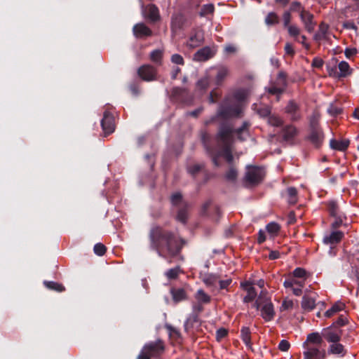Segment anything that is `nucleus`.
<instances>
[{
	"label": "nucleus",
	"mask_w": 359,
	"mask_h": 359,
	"mask_svg": "<svg viewBox=\"0 0 359 359\" xmlns=\"http://www.w3.org/2000/svg\"><path fill=\"white\" fill-rule=\"evenodd\" d=\"M345 308V304L341 302H338L335 303L330 309H328L325 315L327 318L332 317L336 313L344 310Z\"/></svg>",
	"instance_id": "e433bc0d"
},
{
	"label": "nucleus",
	"mask_w": 359,
	"mask_h": 359,
	"mask_svg": "<svg viewBox=\"0 0 359 359\" xmlns=\"http://www.w3.org/2000/svg\"><path fill=\"white\" fill-rule=\"evenodd\" d=\"M291 18H292V15H291L290 11H285L283 14L284 27L286 28L290 25V23L291 21Z\"/></svg>",
	"instance_id": "774afa93"
},
{
	"label": "nucleus",
	"mask_w": 359,
	"mask_h": 359,
	"mask_svg": "<svg viewBox=\"0 0 359 359\" xmlns=\"http://www.w3.org/2000/svg\"><path fill=\"white\" fill-rule=\"evenodd\" d=\"M302 9H304V8L302 7L301 3L295 1L292 2L290 9L287 11H290V13L292 12H299V13H300Z\"/></svg>",
	"instance_id": "69168bd1"
},
{
	"label": "nucleus",
	"mask_w": 359,
	"mask_h": 359,
	"mask_svg": "<svg viewBox=\"0 0 359 359\" xmlns=\"http://www.w3.org/2000/svg\"><path fill=\"white\" fill-rule=\"evenodd\" d=\"M170 203L173 207L179 208L183 205V203H187L183 201L182 195L180 192H175L170 196Z\"/></svg>",
	"instance_id": "ea45409f"
},
{
	"label": "nucleus",
	"mask_w": 359,
	"mask_h": 359,
	"mask_svg": "<svg viewBox=\"0 0 359 359\" xmlns=\"http://www.w3.org/2000/svg\"><path fill=\"white\" fill-rule=\"evenodd\" d=\"M315 299L308 295H304L302 300V308L306 311H311L316 306Z\"/></svg>",
	"instance_id": "7c9ffc66"
},
{
	"label": "nucleus",
	"mask_w": 359,
	"mask_h": 359,
	"mask_svg": "<svg viewBox=\"0 0 359 359\" xmlns=\"http://www.w3.org/2000/svg\"><path fill=\"white\" fill-rule=\"evenodd\" d=\"M178 210L175 217L176 220L185 224L188 219L189 204L183 203V205L177 208Z\"/></svg>",
	"instance_id": "5701e85b"
},
{
	"label": "nucleus",
	"mask_w": 359,
	"mask_h": 359,
	"mask_svg": "<svg viewBox=\"0 0 359 359\" xmlns=\"http://www.w3.org/2000/svg\"><path fill=\"white\" fill-rule=\"evenodd\" d=\"M238 171L235 167L231 165L229 170L225 174V178L230 182H234L237 179Z\"/></svg>",
	"instance_id": "8fccbe9b"
},
{
	"label": "nucleus",
	"mask_w": 359,
	"mask_h": 359,
	"mask_svg": "<svg viewBox=\"0 0 359 359\" xmlns=\"http://www.w3.org/2000/svg\"><path fill=\"white\" fill-rule=\"evenodd\" d=\"M195 298L197 300V302L203 304H209L211 301L210 296L206 294L202 289L197 290L195 294Z\"/></svg>",
	"instance_id": "72a5a7b5"
},
{
	"label": "nucleus",
	"mask_w": 359,
	"mask_h": 359,
	"mask_svg": "<svg viewBox=\"0 0 359 359\" xmlns=\"http://www.w3.org/2000/svg\"><path fill=\"white\" fill-rule=\"evenodd\" d=\"M133 35L137 39H143L153 35L152 30L143 22L135 24L133 27Z\"/></svg>",
	"instance_id": "ddd939ff"
},
{
	"label": "nucleus",
	"mask_w": 359,
	"mask_h": 359,
	"mask_svg": "<svg viewBox=\"0 0 359 359\" xmlns=\"http://www.w3.org/2000/svg\"><path fill=\"white\" fill-rule=\"evenodd\" d=\"M285 113L292 122L299 121L302 118L300 105L294 100L288 101L285 107Z\"/></svg>",
	"instance_id": "1a4fd4ad"
},
{
	"label": "nucleus",
	"mask_w": 359,
	"mask_h": 359,
	"mask_svg": "<svg viewBox=\"0 0 359 359\" xmlns=\"http://www.w3.org/2000/svg\"><path fill=\"white\" fill-rule=\"evenodd\" d=\"M101 126L105 135L114 133L115 130L114 116L110 111L107 110L104 111L103 118L101 121Z\"/></svg>",
	"instance_id": "9b49d317"
},
{
	"label": "nucleus",
	"mask_w": 359,
	"mask_h": 359,
	"mask_svg": "<svg viewBox=\"0 0 359 359\" xmlns=\"http://www.w3.org/2000/svg\"><path fill=\"white\" fill-rule=\"evenodd\" d=\"M144 18L150 22H156L160 20V14L158 7L154 4H149L142 11Z\"/></svg>",
	"instance_id": "f8f14e48"
},
{
	"label": "nucleus",
	"mask_w": 359,
	"mask_h": 359,
	"mask_svg": "<svg viewBox=\"0 0 359 359\" xmlns=\"http://www.w3.org/2000/svg\"><path fill=\"white\" fill-rule=\"evenodd\" d=\"M43 284L48 289L51 290L60 292L65 290V287L57 282L45 280Z\"/></svg>",
	"instance_id": "79ce46f5"
},
{
	"label": "nucleus",
	"mask_w": 359,
	"mask_h": 359,
	"mask_svg": "<svg viewBox=\"0 0 359 359\" xmlns=\"http://www.w3.org/2000/svg\"><path fill=\"white\" fill-rule=\"evenodd\" d=\"M187 18L182 13L175 14L171 19V29L173 32H177L184 28Z\"/></svg>",
	"instance_id": "f3484780"
},
{
	"label": "nucleus",
	"mask_w": 359,
	"mask_h": 359,
	"mask_svg": "<svg viewBox=\"0 0 359 359\" xmlns=\"http://www.w3.org/2000/svg\"><path fill=\"white\" fill-rule=\"evenodd\" d=\"M327 210L332 217H337L339 215V207L335 201H330L327 203Z\"/></svg>",
	"instance_id": "5fc2aeb1"
},
{
	"label": "nucleus",
	"mask_w": 359,
	"mask_h": 359,
	"mask_svg": "<svg viewBox=\"0 0 359 359\" xmlns=\"http://www.w3.org/2000/svg\"><path fill=\"white\" fill-rule=\"evenodd\" d=\"M250 126V123L248 122V121H244L242 124V126L234 130L233 128V135L235 134L237 135V137L238 139L241 140H244L245 138L242 137L243 134V133H246L248 134V130H249V128Z\"/></svg>",
	"instance_id": "2f4dec72"
},
{
	"label": "nucleus",
	"mask_w": 359,
	"mask_h": 359,
	"mask_svg": "<svg viewBox=\"0 0 359 359\" xmlns=\"http://www.w3.org/2000/svg\"><path fill=\"white\" fill-rule=\"evenodd\" d=\"M344 233L341 231H332L329 236H326L323 238L325 244H337L344 237Z\"/></svg>",
	"instance_id": "4be33fe9"
},
{
	"label": "nucleus",
	"mask_w": 359,
	"mask_h": 359,
	"mask_svg": "<svg viewBox=\"0 0 359 359\" xmlns=\"http://www.w3.org/2000/svg\"><path fill=\"white\" fill-rule=\"evenodd\" d=\"M253 109L262 117H267L271 114V108L269 106L254 104Z\"/></svg>",
	"instance_id": "58836bf2"
},
{
	"label": "nucleus",
	"mask_w": 359,
	"mask_h": 359,
	"mask_svg": "<svg viewBox=\"0 0 359 359\" xmlns=\"http://www.w3.org/2000/svg\"><path fill=\"white\" fill-rule=\"evenodd\" d=\"M247 295L243 298L245 303H249L255 300L257 297V292L254 287H248L246 288Z\"/></svg>",
	"instance_id": "de8ad7c7"
},
{
	"label": "nucleus",
	"mask_w": 359,
	"mask_h": 359,
	"mask_svg": "<svg viewBox=\"0 0 359 359\" xmlns=\"http://www.w3.org/2000/svg\"><path fill=\"white\" fill-rule=\"evenodd\" d=\"M248 170L245 174V181L250 185H257L261 183L265 176L264 170L259 166H248Z\"/></svg>",
	"instance_id": "423d86ee"
},
{
	"label": "nucleus",
	"mask_w": 359,
	"mask_h": 359,
	"mask_svg": "<svg viewBox=\"0 0 359 359\" xmlns=\"http://www.w3.org/2000/svg\"><path fill=\"white\" fill-rule=\"evenodd\" d=\"M306 139L316 147H320L324 140V135L321 128L309 130Z\"/></svg>",
	"instance_id": "dca6fc26"
},
{
	"label": "nucleus",
	"mask_w": 359,
	"mask_h": 359,
	"mask_svg": "<svg viewBox=\"0 0 359 359\" xmlns=\"http://www.w3.org/2000/svg\"><path fill=\"white\" fill-rule=\"evenodd\" d=\"M227 96L219 104L217 116L223 119L240 117L242 114V107Z\"/></svg>",
	"instance_id": "39448f33"
},
{
	"label": "nucleus",
	"mask_w": 359,
	"mask_h": 359,
	"mask_svg": "<svg viewBox=\"0 0 359 359\" xmlns=\"http://www.w3.org/2000/svg\"><path fill=\"white\" fill-rule=\"evenodd\" d=\"M323 337L318 332H312L307 335L306 341L303 346L313 345L314 346H323Z\"/></svg>",
	"instance_id": "aec40b11"
},
{
	"label": "nucleus",
	"mask_w": 359,
	"mask_h": 359,
	"mask_svg": "<svg viewBox=\"0 0 359 359\" xmlns=\"http://www.w3.org/2000/svg\"><path fill=\"white\" fill-rule=\"evenodd\" d=\"M209 86V79L208 77H203L199 79L196 83V86L200 90H204Z\"/></svg>",
	"instance_id": "052dcab7"
},
{
	"label": "nucleus",
	"mask_w": 359,
	"mask_h": 359,
	"mask_svg": "<svg viewBox=\"0 0 359 359\" xmlns=\"http://www.w3.org/2000/svg\"><path fill=\"white\" fill-rule=\"evenodd\" d=\"M138 76L145 81H151L157 79V69L151 65H143L137 69Z\"/></svg>",
	"instance_id": "9d476101"
},
{
	"label": "nucleus",
	"mask_w": 359,
	"mask_h": 359,
	"mask_svg": "<svg viewBox=\"0 0 359 359\" xmlns=\"http://www.w3.org/2000/svg\"><path fill=\"white\" fill-rule=\"evenodd\" d=\"M254 307L260 311V316L265 322L272 321L276 316L273 304L268 294L262 291L254 303Z\"/></svg>",
	"instance_id": "7ed1b4c3"
},
{
	"label": "nucleus",
	"mask_w": 359,
	"mask_h": 359,
	"mask_svg": "<svg viewBox=\"0 0 359 359\" xmlns=\"http://www.w3.org/2000/svg\"><path fill=\"white\" fill-rule=\"evenodd\" d=\"M304 359H325L326 351L323 346H314L313 345L303 346Z\"/></svg>",
	"instance_id": "6e6552de"
},
{
	"label": "nucleus",
	"mask_w": 359,
	"mask_h": 359,
	"mask_svg": "<svg viewBox=\"0 0 359 359\" xmlns=\"http://www.w3.org/2000/svg\"><path fill=\"white\" fill-rule=\"evenodd\" d=\"M93 250L97 255L102 256L105 254L107 248L103 244L98 243L94 245Z\"/></svg>",
	"instance_id": "4d7b16f0"
},
{
	"label": "nucleus",
	"mask_w": 359,
	"mask_h": 359,
	"mask_svg": "<svg viewBox=\"0 0 359 359\" xmlns=\"http://www.w3.org/2000/svg\"><path fill=\"white\" fill-rule=\"evenodd\" d=\"M292 276L294 278L306 280L309 276V273L304 269L298 267L293 271Z\"/></svg>",
	"instance_id": "09e8293b"
},
{
	"label": "nucleus",
	"mask_w": 359,
	"mask_h": 359,
	"mask_svg": "<svg viewBox=\"0 0 359 359\" xmlns=\"http://www.w3.org/2000/svg\"><path fill=\"white\" fill-rule=\"evenodd\" d=\"M228 97H231V99L236 104H238L241 107H243V103L246 99L247 92L244 89H239L234 91L231 95H228Z\"/></svg>",
	"instance_id": "a878e982"
},
{
	"label": "nucleus",
	"mask_w": 359,
	"mask_h": 359,
	"mask_svg": "<svg viewBox=\"0 0 359 359\" xmlns=\"http://www.w3.org/2000/svg\"><path fill=\"white\" fill-rule=\"evenodd\" d=\"M198 321V314L192 313L184 323V327L186 331L192 327L195 323Z\"/></svg>",
	"instance_id": "a18cd8bd"
},
{
	"label": "nucleus",
	"mask_w": 359,
	"mask_h": 359,
	"mask_svg": "<svg viewBox=\"0 0 359 359\" xmlns=\"http://www.w3.org/2000/svg\"><path fill=\"white\" fill-rule=\"evenodd\" d=\"M266 229L269 233L276 234L280 231V226L276 222H270L266 225Z\"/></svg>",
	"instance_id": "6e6d98bb"
},
{
	"label": "nucleus",
	"mask_w": 359,
	"mask_h": 359,
	"mask_svg": "<svg viewBox=\"0 0 359 359\" xmlns=\"http://www.w3.org/2000/svg\"><path fill=\"white\" fill-rule=\"evenodd\" d=\"M327 112L332 116H337L341 114L342 108L338 102H334L330 104L329 107L327 108Z\"/></svg>",
	"instance_id": "a19ab883"
},
{
	"label": "nucleus",
	"mask_w": 359,
	"mask_h": 359,
	"mask_svg": "<svg viewBox=\"0 0 359 359\" xmlns=\"http://www.w3.org/2000/svg\"><path fill=\"white\" fill-rule=\"evenodd\" d=\"M297 134V130L292 125H287L282 129L283 140L286 142H292Z\"/></svg>",
	"instance_id": "412c9836"
},
{
	"label": "nucleus",
	"mask_w": 359,
	"mask_h": 359,
	"mask_svg": "<svg viewBox=\"0 0 359 359\" xmlns=\"http://www.w3.org/2000/svg\"><path fill=\"white\" fill-rule=\"evenodd\" d=\"M287 202L290 205H295L298 201L297 190L295 187H290L286 190Z\"/></svg>",
	"instance_id": "473e14b6"
},
{
	"label": "nucleus",
	"mask_w": 359,
	"mask_h": 359,
	"mask_svg": "<svg viewBox=\"0 0 359 359\" xmlns=\"http://www.w3.org/2000/svg\"><path fill=\"white\" fill-rule=\"evenodd\" d=\"M286 28L287 29L289 35L290 36L294 38V40H297V38L300 35V32H301L300 29L295 25H291Z\"/></svg>",
	"instance_id": "864d4df0"
},
{
	"label": "nucleus",
	"mask_w": 359,
	"mask_h": 359,
	"mask_svg": "<svg viewBox=\"0 0 359 359\" xmlns=\"http://www.w3.org/2000/svg\"><path fill=\"white\" fill-rule=\"evenodd\" d=\"M149 238L151 249L163 257H176L180 254L185 244L184 240L179 238L174 232L159 226L151 229Z\"/></svg>",
	"instance_id": "f03ea898"
},
{
	"label": "nucleus",
	"mask_w": 359,
	"mask_h": 359,
	"mask_svg": "<svg viewBox=\"0 0 359 359\" xmlns=\"http://www.w3.org/2000/svg\"><path fill=\"white\" fill-rule=\"evenodd\" d=\"M347 351L345 349L344 345L338 342L332 343L328 349L329 354L337 355L339 357H344L346 355Z\"/></svg>",
	"instance_id": "393cba45"
},
{
	"label": "nucleus",
	"mask_w": 359,
	"mask_h": 359,
	"mask_svg": "<svg viewBox=\"0 0 359 359\" xmlns=\"http://www.w3.org/2000/svg\"><path fill=\"white\" fill-rule=\"evenodd\" d=\"M215 8L212 4H205L201 8L200 14L201 16H204L214 12Z\"/></svg>",
	"instance_id": "bf43d9fd"
},
{
	"label": "nucleus",
	"mask_w": 359,
	"mask_h": 359,
	"mask_svg": "<svg viewBox=\"0 0 359 359\" xmlns=\"http://www.w3.org/2000/svg\"><path fill=\"white\" fill-rule=\"evenodd\" d=\"M327 31L328 25L324 22H321L319 25L318 32L314 35V39L316 41H320L325 39Z\"/></svg>",
	"instance_id": "f704fd0d"
},
{
	"label": "nucleus",
	"mask_w": 359,
	"mask_h": 359,
	"mask_svg": "<svg viewBox=\"0 0 359 359\" xmlns=\"http://www.w3.org/2000/svg\"><path fill=\"white\" fill-rule=\"evenodd\" d=\"M240 337L245 344L246 347L251 351H253L252 344L251 341V331L248 327L243 326L241 327Z\"/></svg>",
	"instance_id": "b1692460"
},
{
	"label": "nucleus",
	"mask_w": 359,
	"mask_h": 359,
	"mask_svg": "<svg viewBox=\"0 0 359 359\" xmlns=\"http://www.w3.org/2000/svg\"><path fill=\"white\" fill-rule=\"evenodd\" d=\"M299 17L305 29L309 33L313 32L316 26V23L313 22V15L309 11L302 9L299 13Z\"/></svg>",
	"instance_id": "4468645a"
},
{
	"label": "nucleus",
	"mask_w": 359,
	"mask_h": 359,
	"mask_svg": "<svg viewBox=\"0 0 359 359\" xmlns=\"http://www.w3.org/2000/svg\"><path fill=\"white\" fill-rule=\"evenodd\" d=\"M212 54L211 49L206 46L199 49L194 54V59L197 61H205L212 57Z\"/></svg>",
	"instance_id": "bb28decb"
},
{
	"label": "nucleus",
	"mask_w": 359,
	"mask_h": 359,
	"mask_svg": "<svg viewBox=\"0 0 359 359\" xmlns=\"http://www.w3.org/2000/svg\"><path fill=\"white\" fill-rule=\"evenodd\" d=\"M274 84L286 88V87L287 86V74L282 71L280 72L278 74V76H277L276 81L274 82Z\"/></svg>",
	"instance_id": "37998d69"
},
{
	"label": "nucleus",
	"mask_w": 359,
	"mask_h": 359,
	"mask_svg": "<svg viewBox=\"0 0 359 359\" xmlns=\"http://www.w3.org/2000/svg\"><path fill=\"white\" fill-rule=\"evenodd\" d=\"M203 168V165L195 164L188 168V172L192 175L195 176L198 174Z\"/></svg>",
	"instance_id": "0e129e2a"
},
{
	"label": "nucleus",
	"mask_w": 359,
	"mask_h": 359,
	"mask_svg": "<svg viewBox=\"0 0 359 359\" xmlns=\"http://www.w3.org/2000/svg\"><path fill=\"white\" fill-rule=\"evenodd\" d=\"M165 351L164 341L158 339L156 341H151L146 343L137 359H151V358H158L161 357Z\"/></svg>",
	"instance_id": "20e7f679"
},
{
	"label": "nucleus",
	"mask_w": 359,
	"mask_h": 359,
	"mask_svg": "<svg viewBox=\"0 0 359 359\" xmlns=\"http://www.w3.org/2000/svg\"><path fill=\"white\" fill-rule=\"evenodd\" d=\"M265 23L267 25H275L279 23L278 15L275 12H270L265 18Z\"/></svg>",
	"instance_id": "49530a36"
},
{
	"label": "nucleus",
	"mask_w": 359,
	"mask_h": 359,
	"mask_svg": "<svg viewBox=\"0 0 359 359\" xmlns=\"http://www.w3.org/2000/svg\"><path fill=\"white\" fill-rule=\"evenodd\" d=\"M268 123L272 126L279 127L283 124V121L278 116L269 115L268 118Z\"/></svg>",
	"instance_id": "603ef678"
},
{
	"label": "nucleus",
	"mask_w": 359,
	"mask_h": 359,
	"mask_svg": "<svg viewBox=\"0 0 359 359\" xmlns=\"http://www.w3.org/2000/svg\"><path fill=\"white\" fill-rule=\"evenodd\" d=\"M180 271H181L180 267L178 266H176L175 268L170 269L169 270H168L165 273V275L168 279L175 280L178 277Z\"/></svg>",
	"instance_id": "3c124183"
},
{
	"label": "nucleus",
	"mask_w": 359,
	"mask_h": 359,
	"mask_svg": "<svg viewBox=\"0 0 359 359\" xmlns=\"http://www.w3.org/2000/svg\"><path fill=\"white\" fill-rule=\"evenodd\" d=\"M285 90V88L273 83L271 87L269 88L268 93L271 95H276L277 96V101H279L280 95L283 93Z\"/></svg>",
	"instance_id": "c03bdc74"
},
{
	"label": "nucleus",
	"mask_w": 359,
	"mask_h": 359,
	"mask_svg": "<svg viewBox=\"0 0 359 359\" xmlns=\"http://www.w3.org/2000/svg\"><path fill=\"white\" fill-rule=\"evenodd\" d=\"M170 60L172 63L176 65L182 66L184 65V60L183 57L177 53L173 54L170 57Z\"/></svg>",
	"instance_id": "680f3d73"
},
{
	"label": "nucleus",
	"mask_w": 359,
	"mask_h": 359,
	"mask_svg": "<svg viewBox=\"0 0 359 359\" xmlns=\"http://www.w3.org/2000/svg\"><path fill=\"white\" fill-rule=\"evenodd\" d=\"M163 52L161 50L156 49L151 52L150 60L157 65H161Z\"/></svg>",
	"instance_id": "4c0bfd02"
},
{
	"label": "nucleus",
	"mask_w": 359,
	"mask_h": 359,
	"mask_svg": "<svg viewBox=\"0 0 359 359\" xmlns=\"http://www.w3.org/2000/svg\"><path fill=\"white\" fill-rule=\"evenodd\" d=\"M204 40V34L202 30H195L191 34L188 41V46L191 48H196L200 46Z\"/></svg>",
	"instance_id": "6ab92c4d"
},
{
	"label": "nucleus",
	"mask_w": 359,
	"mask_h": 359,
	"mask_svg": "<svg viewBox=\"0 0 359 359\" xmlns=\"http://www.w3.org/2000/svg\"><path fill=\"white\" fill-rule=\"evenodd\" d=\"M228 335V330L225 328H219L216 331V339L220 341Z\"/></svg>",
	"instance_id": "338daca9"
},
{
	"label": "nucleus",
	"mask_w": 359,
	"mask_h": 359,
	"mask_svg": "<svg viewBox=\"0 0 359 359\" xmlns=\"http://www.w3.org/2000/svg\"><path fill=\"white\" fill-rule=\"evenodd\" d=\"M349 140H336L334 139H332L330 142V147L333 149L344 151L347 149L349 145Z\"/></svg>",
	"instance_id": "c85d7f7f"
},
{
	"label": "nucleus",
	"mask_w": 359,
	"mask_h": 359,
	"mask_svg": "<svg viewBox=\"0 0 359 359\" xmlns=\"http://www.w3.org/2000/svg\"><path fill=\"white\" fill-rule=\"evenodd\" d=\"M336 62H337V60L335 61V64L333 66L327 65V71L330 76L333 77V78L339 79Z\"/></svg>",
	"instance_id": "13d9d810"
},
{
	"label": "nucleus",
	"mask_w": 359,
	"mask_h": 359,
	"mask_svg": "<svg viewBox=\"0 0 359 359\" xmlns=\"http://www.w3.org/2000/svg\"><path fill=\"white\" fill-rule=\"evenodd\" d=\"M219 276L216 273H208L206 274L203 281L207 286H215V284L219 282Z\"/></svg>",
	"instance_id": "c9c22d12"
},
{
	"label": "nucleus",
	"mask_w": 359,
	"mask_h": 359,
	"mask_svg": "<svg viewBox=\"0 0 359 359\" xmlns=\"http://www.w3.org/2000/svg\"><path fill=\"white\" fill-rule=\"evenodd\" d=\"M233 126L231 124L223 122L218 128L215 137L216 145L213 144L212 136L203 131L201 133V141L207 154L211 157L215 166H220L219 158L222 156L226 162L232 165L233 156L231 145L233 144Z\"/></svg>",
	"instance_id": "f257e3e1"
},
{
	"label": "nucleus",
	"mask_w": 359,
	"mask_h": 359,
	"mask_svg": "<svg viewBox=\"0 0 359 359\" xmlns=\"http://www.w3.org/2000/svg\"><path fill=\"white\" fill-rule=\"evenodd\" d=\"M318 118L313 115L311 117L309 121V130L320 129Z\"/></svg>",
	"instance_id": "e2e57ef3"
},
{
	"label": "nucleus",
	"mask_w": 359,
	"mask_h": 359,
	"mask_svg": "<svg viewBox=\"0 0 359 359\" xmlns=\"http://www.w3.org/2000/svg\"><path fill=\"white\" fill-rule=\"evenodd\" d=\"M171 99L174 102L186 105H190L193 101V98L188 90L180 87L172 88L171 91Z\"/></svg>",
	"instance_id": "0eeeda50"
},
{
	"label": "nucleus",
	"mask_w": 359,
	"mask_h": 359,
	"mask_svg": "<svg viewBox=\"0 0 359 359\" xmlns=\"http://www.w3.org/2000/svg\"><path fill=\"white\" fill-rule=\"evenodd\" d=\"M339 71L338 74L340 78H345L351 75L352 69L350 68L348 63L346 61H341L337 66Z\"/></svg>",
	"instance_id": "c756f323"
},
{
	"label": "nucleus",
	"mask_w": 359,
	"mask_h": 359,
	"mask_svg": "<svg viewBox=\"0 0 359 359\" xmlns=\"http://www.w3.org/2000/svg\"><path fill=\"white\" fill-rule=\"evenodd\" d=\"M213 70L216 71L215 84L217 86L222 85L229 74L228 69L226 67H219L218 68L214 69Z\"/></svg>",
	"instance_id": "cd10ccee"
},
{
	"label": "nucleus",
	"mask_w": 359,
	"mask_h": 359,
	"mask_svg": "<svg viewBox=\"0 0 359 359\" xmlns=\"http://www.w3.org/2000/svg\"><path fill=\"white\" fill-rule=\"evenodd\" d=\"M322 336L328 342H339L341 339V331L339 329L329 327L323 330Z\"/></svg>",
	"instance_id": "2eb2a0df"
},
{
	"label": "nucleus",
	"mask_w": 359,
	"mask_h": 359,
	"mask_svg": "<svg viewBox=\"0 0 359 359\" xmlns=\"http://www.w3.org/2000/svg\"><path fill=\"white\" fill-rule=\"evenodd\" d=\"M170 292L175 304L188 299L187 291L184 288L171 287Z\"/></svg>",
	"instance_id": "a211bd4d"
}]
</instances>
